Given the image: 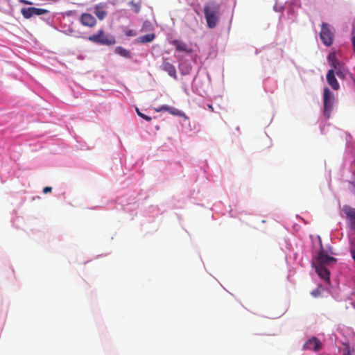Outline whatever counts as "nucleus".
Returning a JSON list of instances; mask_svg holds the SVG:
<instances>
[{
  "label": "nucleus",
  "instance_id": "1",
  "mask_svg": "<svg viewBox=\"0 0 355 355\" xmlns=\"http://www.w3.org/2000/svg\"><path fill=\"white\" fill-rule=\"evenodd\" d=\"M204 15L207 26L209 28H215L220 18V4L214 1L207 2L204 6Z\"/></svg>",
  "mask_w": 355,
  "mask_h": 355
},
{
  "label": "nucleus",
  "instance_id": "2",
  "mask_svg": "<svg viewBox=\"0 0 355 355\" xmlns=\"http://www.w3.org/2000/svg\"><path fill=\"white\" fill-rule=\"evenodd\" d=\"M88 40L94 43L101 45H113L116 43L114 37L105 35L104 31L101 30L97 34L92 35L88 37Z\"/></svg>",
  "mask_w": 355,
  "mask_h": 355
},
{
  "label": "nucleus",
  "instance_id": "3",
  "mask_svg": "<svg viewBox=\"0 0 355 355\" xmlns=\"http://www.w3.org/2000/svg\"><path fill=\"white\" fill-rule=\"evenodd\" d=\"M334 100V96L333 93L328 87H325L323 92L324 115L327 119L330 117Z\"/></svg>",
  "mask_w": 355,
  "mask_h": 355
},
{
  "label": "nucleus",
  "instance_id": "4",
  "mask_svg": "<svg viewBox=\"0 0 355 355\" xmlns=\"http://www.w3.org/2000/svg\"><path fill=\"white\" fill-rule=\"evenodd\" d=\"M320 37L324 45L329 46L332 44L334 33L328 24L322 23L320 33Z\"/></svg>",
  "mask_w": 355,
  "mask_h": 355
},
{
  "label": "nucleus",
  "instance_id": "5",
  "mask_svg": "<svg viewBox=\"0 0 355 355\" xmlns=\"http://www.w3.org/2000/svg\"><path fill=\"white\" fill-rule=\"evenodd\" d=\"M343 211L345 214L349 227L355 230V208L349 205H345L343 207Z\"/></svg>",
  "mask_w": 355,
  "mask_h": 355
},
{
  "label": "nucleus",
  "instance_id": "6",
  "mask_svg": "<svg viewBox=\"0 0 355 355\" xmlns=\"http://www.w3.org/2000/svg\"><path fill=\"white\" fill-rule=\"evenodd\" d=\"M316 259V264H321L322 266L330 265L336 261L334 257L326 254L322 250L318 252Z\"/></svg>",
  "mask_w": 355,
  "mask_h": 355
},
{
  "label": "nucleus",
  "instance_id": "7",
  "mask_svg": "<svg viewBox=\"0 0 355 355\" xmlns=\"http://www.w3.org/2000/svg\"><path fill=\"white\" fill-rule=\"evenodd\" d=\"M322 343L315 337H313L309 339L304 345L303 349L308 350L318 351L321 349Z\"/></svg>",
  "mask_w": 355,
  "mask_h": 355
},
{
  "label": "nucleus",
  "instance_id": "8",
  "mask_svg": "<svg viewBox=\"0 0 355 355\" xmlns=\"http://www.w3.org/2000/svg\"><path fill=\"white\" fill-rule=\"evenodd\" d=\"M327 81L331 87L334 90H338L340 88L339 83L335 77V71L334 69H329L327 73Z\"/></svg>",
  "mask_w": 355,
  "mask_h": 355
},
{
  "label": "nucleus",
  "instance_id": "9",
  "mask_svg": "<svg viewBox=\"0 0 355 355\" xmlns=\"http://www.w3.org/2000/svg\"><path fill=\"white\" fill-rule=\"evenodd\" d=\"M170 43L175 46L176 51L179 52L191 53L192 51V49L183 41L174 40Z\"/></svg>",
  "mask_w": 355,
  "mask_h": 355
},
{
  "label": "nucleus",
  "instance_id": "10",
  "mask_svg": "<svg viewBox=\"0 0 355 355\" xmlns=\"http://www.w3.org/2000/svg\"><path fill=\"white\" fill-rule=\"evenodd\" d=\"M331 69H334L335 75L336 74L338 77L341 79H345L348 73V70L342 62L333 67Z\"/></svg>",
  "mask_w": 355,
  "mask_h": 355
},
{
  "label": "nucleus",
  "instance_id": "11",
  "mask_svg": "<svg viewBox=\"0 0 355 355\" xmlns=\"http://www.w3.org/2000/svg\"><path fill=\"white\" fill-rule=\"evenodd\" d=\"M314 266L317 274L320 278L324 280H329L330 272L329 270L326 268L325 266L315 263Z\"/></svg>",
  "mask_w": 355,
  "mask_h": 355
},
{
  "label": "nucleus",
  "instance_id": "12",
  "mask_svg": "<svg viewBox=\"0 0 355 355\" xmlns=\"http://www.w3.org/2000/svg\"><path fill=\"white\" fill-rule=\"evenodd\" d=\"M81 23L83 25L93 27L96 23V20L94 16L89 13H83L80 17Z\"/></svg>",
  "mask_w": 355,
  "mask_h": 355
},
{
  "label": "nucleus",
  "instance_id": "13",
  "mask_svg": "<svg viewBox=\"0 0 355 355\" xmlns=\"http://www.w3.org/2000/svg\"><path fill=\"white\" fill-rule=\"evenodd\" d=\"M162 69L168 73L173 78H177V72L175 67L168 62L164 61L162 65Z\"/></svg>",
  "mask_w": 355,
  "mask_h": 355
},
{
  "label": "nucleus",
  "instance_id": "14",
  "mask_svg": "<svg viewBox=\"0 0 355 355\" xmlns=\"http://www.w3.org/2000/svg\"><path fill=\"white\" fill-rule=\"evenodd\" d=\"M155 111L157 112H159L162 111H166L174 116H182V112L180 111L179 110L176 109L173 107H170L166 105H164L159 107L158 108H156Z\"/></svg>",
  "mask_w": 355,
  "mask_h": 355
},
{
  "label": "nucleus",
  "instance_id": "15",
  "mask_svg": "<svg viewBox=\"0 0 355 355\" xmlns=\"http://www.w3.org/2000/svg\"><path fill=\"white\" fill-rule=\"evenodd\" d=\"M94 14L100 20L104 19L107 16V12L104 10V6L102 4L94 6Z\"/></svg>",
  "mask_w": 355,
  "mask_h": 355
},
{
  "label": "nucleus",
  "instance_id": "16",
  "mask_svg": "<svg viewBox=\"0 0 355 355\" xmlns=\"http://www.w3.org/2000/svg\"><path fill=\"white\" fill-rule=\"evenodd\" d=\"M155 38V35L154 33H148L139 37L137 40L139 43L145 44L153 41Z\"/></svg>",
  "mask_w": 355,
  "mask_h": 355
},
{
  "label": "nucleus",
  "instance_id": "17",
  "mask_svg": "<svg viewBox=\"0 0 355 355\" xmlns=\"http://www.w3.org/2000/svg\"><path fill=\"white\" fill-rule=\"evenodd\" d=\"M115 53L126 58H130L131 57L130 51L122 46H117L115 49Z\"/></svg>",
  "mask_w": 355,
  "mask_h": 355
},
{
  "label": "nucleus",
  "instance_id": "18",
  "mask_svg": "<svg viewBox=\"0 0 355 355\" xmlns=\"http://www.w3.org/2000/svg\"><path fill=\"white\" fill-rule=\"evenodd\" d=\"M328 62L329 65L331 67H334L335 65L340 63L341 62L339 61L336 55V53L334 52L330 53L327 57Z\"/></svg>",
  "mask_w": 355,
  "mask_h": 355
},
{
  "label": "nucleus",
  "instance_id": "19",
  "mask_svg": "<svg viewBox=\"0 0 355 355\" xmlns=\"http://www.w3.org/2000/svg\"><path fill=\"white\" fill-rule=\"evenodd\" d=\"M34 7L24 8L21 10V13L26 19H29L34 15Z\"/></svg>",
  "mask_w": 355,
  "mask_h": 355
},
{
  "label": "nucleus",
  "instance_id": "20",
  "mask_svg": "<svg viewBox=\"0 0 355 355\" xmlns=\"http://www.w3.org/2000/svg\"><path fill=\"white\" fill-rule=\"evenodd\" d=\"M322 291H323L322 286H318L315 289L312 291V292L311 293V295L313 297H318L321 295Z\"/></svg>",
  "mask_w": 355,
  "mask_h": 355
},
{
  "label": "nucleus",
  "instance_id": "21",
  "mask_svg": "<svg viewBox=\"0 0 355 355\" xmlns=\"http://www.w3.org/2000/svg\"><path fill=\"white\" fill-rule=\"evenodd\" d=\"M34 15H42L46 14L48 12V10L46 9L42 8H37L34 7Z\"/></svg>",
  "mask_w": 355,
  "mask_h": 355
},
{
  "label": "nucleus",
  "instance_id": "22",
  "mask_svg": "<svg viewBox=\"0 0 355 355\" xmlns=\"http://www.w3.org/2000/svg\"><path fill=\"white\" fill-rule=\"evenodd\" d=\"M340 355H352L348 345H344L343 348L340 349Z\"/></svg>",
  "mask_w": 355,
  "mask_h": 355
},
{
  "label": "nucleus",
  "instance_id": "23",
  "mask_svg": "<svg viewBox=\"0 0 355 355\" xmlns=\"http://www.w3.org/2000/svg\"><path fill=\"white\" fill-rule=\"evenodd\" d=\"M136 112L137 113V114L141 117L143 119L147 121H151V117L141 113L139 110L138 108H136Z\"/></svg>",
  "mask_w": 355,
  "mask_h": 355
},
{
  "label": "nucleus",
  "instance_id": "24",
  "mask_svg": "<svg viewBox=\"0 0 355 355\" xmlns=\"http://www.w3.org/2000/svg\"><path fill=\"white\" fill-rule=\"evenodd\" d=\"M349 252H350L352 257L355 262V243L354 242L350 243Z\"/></svg>",
  "mask_w": 355,
  "mask_h": 355
},
{
  "label": "nucleus",
  "instance_id": "25",
  "mask_svg": "<svg viewBox=\"0 0 355 355\" xmlns=\"http://www.w3.org/2000/svg\"><path fill=\"white\" fill-rule=\"evenodd\" d=\"M132 6H134L135 12L138 13L140 11V6L138 4L132 3Z\"/></svg>",
  "mask_w": 355,
  "mask_h": 355
},
{
  "label": "nucleus",
  "instance_id": "26",
  "mask_svg": "<svg viewBox=\"0 0 355 355\" xmlns=\"http://www.w3.org/2000/svg\"><path fill=\"white\" fill-rule=\"evenodd\" d=\"M51 191H52V187H46L43 189L44 193H50V192H51Z\"/></svg>",
  "mask_w": 355,
  "mask_h": 355
},
{
  "label": "nucleus",
  "instance_id": "27",
  "mask_svg": "<svg viewBox=\"0 0 355 355\" xmlns=\"http://www.w3.org/2000/svg\"><path fill=\"white\" fill-rule=\"evenodd\" d=\"M125 34H126L127 36H134V35H135V33L134 31H132V30L128 31Z\"/></svg>",
  "mask_w": 355,
  "mask_h": 355
},
{
  "label": "nucleus",
  "instance_id": "28",
  "mask_svg": "<svg viewBox=\"0 0 355 355\" xmlns=\"http://www.w3.org/2000/svg\"><path fill=\"white\" fill-rule=\"evenodd\" d=\"M19 1H20L21 3L25 4V5H32V4H33V3H32V2H31V1H28V0H20Z\"/></svg>",
  "mask_w": 355,
  "mask_h": 355
},
{
  "label": "nucleus",
  "instance_id": "29",
  "mask_svg": "<svg viewBox=\"0 0 355 355\" xmlns=\"http://www.w3.org/2000/svg\"><path fill=\"white\" fill-rule=\"evenodd\" d=\"M352 44L354 47V51H355V37H352Z\"/></svg>",
  "mask_w": 355,
  "mask_h": 355
},
{
  "label": "nucleus",
  "instance_id": "30",
  "mask_svg": "<svg viewBox=\"0 0 355 355\" xmlns=\"http://www.w3.org/2000/svg\"><path fill=\"white\" fill-rule=\"evenodd\" d=\"M208 107L211 112H214V110L212 105H208Z\"/></svg>",
  "mask_w": 355,
  "mask_h": 355
}]
</instances>
